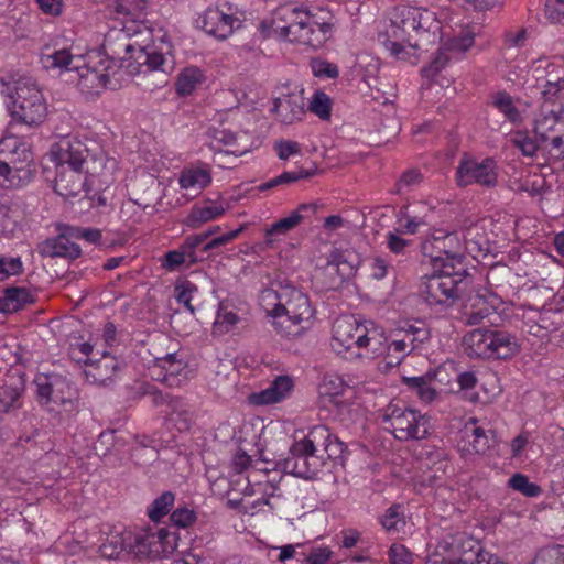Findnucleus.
I'll use <instances>...</instances> for the list:
<instances>
[{
    "label": "nucleus",
    "instance_id": "obj_23",
    "mask_svg": "<svg viewBox=\"0 0 564 564\" xmlns=\"http://www.w3.org/2000/svg\"><path fill=\"white\" fill-rule=\"evenodd\" d=\"M83 62V55L73 54L69 48L46 46L40 55V63L43 68L52 72L74 73L77 65Z\"/></svg>",
    "mask_w": 564,
    "mask_h": 564
},
{
    "label": "nucleus",
    "instance_id": "obj_18",
    "mask_svg": "<svg viewBox=\"0 0 564 564\" xmlns=\"http://www.w3.org/2000/svg\"><path fill=\"white\" fill-rule=\"evenodd\" d=\"M497 164L491 158L477 161L464 155L456 170V181L460 187L471 184L494 187L497 184Z\"/></svg>",
    "mask_w": 564,
    "mask_h": 564
},
{
    "label": "nucleus",
    "instance_id": "obj_49",
    "mask_svg": "<svg viewBox=\"0 0 564 564\" xmlns=\"http://www.w3.org/2000/svg\"><path fill=\"white\" fill-rule=\"evenodd\" d=\"M508 486L514 491L522 494L529 498L539 497L542 492V489L539 485L531 482L529 477L517 473L510 477L508 480Z\"/></svg>",
    "mask_w": 564,
    "mask_h": 564
},
{
    "label": "nucleus",
    "instance_id": "obj_37",
    "mask_svg": "<svg viewBox=\"0 0 564 564\" xmlns=\"http://www.w3.org/2000/svg\"><path fill=\"white\" fill-rule=\"evenodd\" d=\"M86 155L84 156L83 167L85 175L99 176L105 174H112L117 169V161L112 158H107L106 154L100 152L99 154L91 155L89 150L86 148Z\"/></svg>",
    "mask_w": 564,
    "mask_h": 564
},
{
    "label": "nucleus",
    "instance_id": "obj_55",
    "mask_svg": "<svg viewBox=\"0 0 564 564\" xmlns=\"http://www.w3.org/2000/svg\"><path fill=\"white\" fill-rule=\"evenodd\" d=\"M330 98L323 91H316L308 105V109L322 120L330 117Z\"/></svg>",
    "mask_w": 564,
    "mask_h": 564
},
{
    "label": "nucleus",
    "instance_id": "obj_63",
    "mask_svg": "<svg viewBox=\"0 0 564 564\" xmlns=\"http://www.w3.org/2000/svg\"><path fill=\"white\" fill-rule=\"evenodd\" d=\"M530 445V433L527 431L521 432L510 442L511 458L523 460L525 451Z\"/></svg>",
    "mask_w": 564,
    "mask_h": 564
},
{
    "label": "nucleus",
    "instance_id": "obj_3",
    "mask_svg": "<svg viewBox=\"0 0 564 564\" xmlns=\"http://www.w3.org/2000/svg\"><path fill=\"white\" fill-rule=\"evenodd\" d=\"M86 144L79 140H62L53 151L55 158V192L63 197L79 195L88 184L83 161L86 155Z\"/></svg>",
    "mask_w": 564,
    "mask_h": 564
},
{
    "label": "nucleus",
    "instance_id": "obj_53",
    "mask_svg": "<svg viewBox=\"0 0 564 564\" xmlns=\"http://www.w3.org/2000/svg\"><path fill=\"white\" fill-rule=\"evenodd\" d=\"M383 529L389 533H398L404 525L403 514L399 506L390 507L380 519Z\"/></svg>",
    "mask_w": 564,
    "mask_h": 564
},
{
    "label": "nucleus",
    "instance_id": "obj_16",
    "mask_svg": "<svg viewBox=\"0 0 564 564\" xmlns=\"http://www.w3.org/2000/svg\"><path fill=\"white\" fill-rule=\"evenodd\" d=\"M370 321L354 315L337 317L332 327L330 346L335 354L355 360V354Z\"/></svg>",
    "mask_w": 564,
    "mask_h": 564
},
{
    "label": "nucleus",
    "instance_id": "obj_60",
    "mask_svg": "<svg viewBox=\"0 0 564 564\" xmlns=\"http://www.w3.org/2000/svg\"><path fill=\"white\" fill-rule=\"evenodd\" d=\"M512 144L518 148L523 155L533 156L535 155L539 145L535 140L530 138L525 132L518 131L511 137Z\"/></svg>",
    "mask_w": 564,
    "mask_h": 564
},
{
    "label": "nucleus",
    "instance_id": "obj_42",
    "mask_svg": "<svg viewBox=\"0 0 564 564\" xmlns=\"http://www.w3.org/2000/svg\"><path fill=\"white\" fill-rule=\"evenodd\" d=\"M204 80L202 70L196 66L184 68L177 76L176 93L181 96L191 95Z\"/></svg>",
    "mask_w": 564,
    "mask_h": 564
},
{
    "label": "nucleus",
    "instance_id": "obj_62",
    "mask_svg": "<svg viewBox=\"0 0 564 564\" xmlns=\"http://www.w3.org/2000/svg\"><path fill=\"white\" fill-rule=\"evenodd\" d=\"M388 557L390 564H413L412 552L400 543H393L390 546Z\"/></svg>",
    "mask_w": 564,
    "mask_h": 564
},
{
    "label": "nucleus",
    "instance_id": "obj_13",
    "mask_svg": "<svg viewBox=\"0 0 564 564\" xmlns=\"http://www.w3.org/2000/svg\"><path fill=\"white\" fill-rule=\"evenodd\" d=\"M126 52L130 54V62L127 65L130 75L142 76L143 80L150 79L152 76L156 78L153 85L147 82L140 83L147 89L162 87L166 83L169 67L167 59L162 52L154 47L126 45Z\"/></svg>",
    "mask_w": 564,
    "mask_h": 564
},
{
    "label": "nucleus",
    "instance_id": "obj_2",
    "mask_svg": "<svg viewBox=\"0 0 564 564\" xmlns=\"http://www.w3.org/2000/svg\"><path fill=\"white\" fill-rule=\"evenodd\" d=\"M334 17L323 8L284 3L272 13L271 28L281 39L307 48L318 50L334 34Z\"/></svg>",
    "mask_w": 564,
    "mask_h": 564
},
{
    "label": "nucleus",
    "instance_id": "obj_41",
    "mask_svg": "<svg viewBox=\"0 0 564 564\" xmlns=\"http://www.w3.org/2000/svg\"><path fill=\"white\" fill-rule=\"evenodd\" d=\"M239 322V316L234 311L229 310L226 304L220 303L216 318L213 323V335H227L236 328Z\"/></svg>",
    "mask_w": 564,
    "mask_h": 564
},
{
    "label": "nucleus",
    "instance_id": "obj_12",
    "mask_svg": "<svg viewBox=\"0 0 564 564\" xmlns=\"http://www.w3.org/2000/svg\"><path fill=\"white\" fill-rule=\"evenodd\" d=\"M112 74V62L100 52L94 51L83 56V62L76 66L70 79L76 80L82 94L94 97L106 88H115L111 83Z\"/></svg>",
    "mask_w": 564,
    "mask_h": 564
},
{
    "label": "nucleus",
    "instance_id": "obj_34",
    "mask_svg": "<svg viewBox=\"0 0 564 564\" xmlns=\"http://www.w3.org/2000/svg\"><path fill=\"white\" fill-rule=\"evenodd\" d=\"M35 169L11 167L0 162V186L4 188H21L34 177Z\"/></svg>",
    "mask_w": 564,
    "mask_h": 564
},
{
    "label": "nucleus",
    "instance_id": "obj_28",
    "mask_svg": "<svg viewBox=\"0 0 564 564\" xmlns=\"http://www.w3.org/2000/svg\"><path fill=\"white\" fill-rule=\"evenodd\" d=\"M135 533L132 530L111 532L99 546L102 557L115 558L122 553L134 556Z\"/></svg>",
    "mask_w": 564,
    "mask_h": 564
},
{
    "label": "nucleus",
    "instance_id": "obj_14",
    "mask_svg": "<svg viewBox=\"0 0 564 564\" xmlns=\"http://www.w3.org/2000/svg\"><path fill=\"white\" fill-rule=\"evenodd\" d=\"M134 533V557L138 558H167L178 546V534L165 527L141 529Z\"/></svg>",
    "mask_w": 564,
    "mask_h": 564
},
{
    "label": "nucleus",
    "instance_id": "obj_22",
    "mask_svg": "<svg viewBox=\"0 0 564 564\" xmlns=\"http://www.w3.org/2000/svg\"><path fill=\"white\" fill-rule=\"evenodd\" d=\"M35 383L39 397L46 403L53 402L62 406L72 405L76 391L67 381L63 379L51 381L46 377H39Z\"/></svg>",
    "mask_w": 564,
    "mask_h": 564
},
{
    "label": "nucleus",
    "instance_id": "obj_45",
    "mask_svg": "<svg viewBox=\"0 0 564 564\" xmlns=\"http://www.w3.org/2000/svg\"><path fill=\"white\" fill-rule=\"evenodd\" d=\"M175 502V495L172 491H164L155 498L147 509V514L151 521L158 522L171 511Z\"/></svg>",
    "mask_w": 564,
    "mask_h": 564
},
{
    "label": "nucleus",
    "instance_id": "obj_1",
    "mask_svg": "<svg viewBox=\"0 0 564 564\" xmlns=\"http://www.w3.org/2000/svg\"><path fill=\"white\" fill-rule=\"evenodd\" d=\"M438 23L434 13L420 8L401 6L393 9L378 33V42L399 61L415 64L424 39L435 34Z\"/></svg>",
    "mask_w": 564,
    "mask_h": 564
},
{
    "label": "nucleus",
    "instance_id": "obj_44",
    "mask_svg": "<svg viewBox=\"0 0 564 564\" xmlns=\"http://www.w3.org/2000/svg\"><path fill=\"white\" fill-rule=\"evenodd\" d=\"M282 288L283 286L281 284H279V290L265 288L262 290L260 295V304L267 313L274 317V321L279 319L280 314H283V311L280 310V307L284 306L285 299Z\"/></svg>",
    "mask_w": 564,
    "mask_h": 564
},
{
    "label": "nucleus",
    "instance_id": "obj_40",
    "mask_svg": "<svg viewBox=\"0 0 564 564\" xmlns=\"http://www.w3.org/2000/svg\"><path fill=\"white\" fill-rule=\"evenodd\" d=\"M31 301L32 296L26 288H8L0 297V313H14Z\"/></svg>",
    "mask_w": 564,
    "mask_h": 564
},
{
    "label": "nucleus",
    "instance_id": "obj_9",
    "mask_svg": "<svg viewBox=\"0 0 564 564\" xmlns=\"http://www.w3.org/2000/svg\"><path fill=\"white\" fill-rule=\"evenodd\" d=\"M426 564H506L498 558L486 560L476 540L464 532L448 534Z\"/></svg>",
    "mask_w": 564,
    "mask_h": 564
},
{
    "label": "nucleus",
    "instance_id": "obj_64",
    "mask_svg": "<svg viewBox=\"0 0 564 564\" xmlns=\"http://www.w3.org/2000/svg\"><path fill=\"white\" fill-rule=\"evenodd\" d=\"M545 19L551 23H564V0H546L544 6Z\"/></svg>",
    "mask_w": 564,
    "mask_h": 564
},
{
    "label": "nucleus",
    "instance_id": "obj_4",
    "mask_svg": "<svg viewBox=\"0 0 564 564\" xmlns=\"http://www.w3.org/2000/svg\"><path fill=\"white\" fill-rule=\"evenodd\" d=\"M318 392L322 401L332 405L335 417L345 425L358 422L365 409L350 379L337 373L324 376Z\"/></svg>",
    "mask_w": 564,
    "mask_h": 564
},
{
    "label": "nucleus",
    "instance_id": "obj_17",
    "mask_svg": "<svg viewBox=\"0 0 564 564\" xmlns=\"http://www.w3.org/2000/svg\"><path fill=\"white\" fill-rule=\"evenodd\" d=\"M505 303L487 285L469 290L463 299V314L468 325L479 324L494 312L501 310Z\"/></svg>",
    "mask_w": 564,
    "mask_h": 564
},
{
    "label": "nucleus",
    "instance_id": "obj_31",
    "mask_svg": "<svg viewBox=\"0 0 564 564\" xmlns=\"http://www.w3.org/2000/svg\"><path fill=\"white\" fill-rule=\"evenodd\" d=\"M85 376L91 383L104 384L112 378L118 369V361L115 357L102 354V357L96 361L91 359L85 360Z\"/></svg>",
    "mask_w": 564,
    "mask_h": 564
},
{
    "label": "nucleus",
    "instance_id": "obj_6",
    "mask_svg": "<svg viewBox=\"0 0 564 564\" xmlns=\"http://www.w3.org/2000/svg\"><path fill=\"white\" fill-rule=\"evenodd\" d=\"M281 285L285 295L284 306L280 307L283 314L279 315V319L273 321V326L281 336L288 338L301 336L312 326L313 308L308 297L293 284Z\"/></svg>",
    "mask_w": 564,
    "mask_h": 564
},
{
    "label": "nucleus",
    "instance_id": "obj_57",
    "mask_svg": "<svg viewBox=\"0 0 564 564\" xmlns=\"http://www.w3.org/2000/svg\"><path fill=\"white\" fill-rule=\"evenodd\" d=\"M532 564H564V546H551L541 550Z\"/></svg>",
    "mask_w": 564,
    "mask_h": 564
},
{
    "label": "nucleus",
    "instance_id": "obj_15",
    "mask_svg": "<svg viewBox=\"0 0 564 564\" xmlns=\"http://www.w3.org/2000/svg\"><path fill=\"white\" fill-rule=\"evenodd\" d=\"M302 436H295V441L290 447V456L285 459L284 468L290 474L301 477L311 478L316 471L315 459V440L317 436H328V431L324 426H314L307 434L301 433Z\"/></svg>",
    "mask_w": 564,
    "mask_h": 564
},
{
    "label": "nucleus",
    "instance_id": "obj_5",
    "mask_svg": "<svg viewBox=\"0 0 564 564\" xmlns=\"http://www.w3.org/2000/svg\"><path fill=\"white\" fill-rule=\"evenodd\" d=\"M433 243L444 256H426L429 246L423 245L425 257L421 264L423 278L427 280L451 278L452 282H463L466 268L463 263L462 242L457 234L449 232L443 237H435Z\"/></svg>",
    "mask_w": 564,
    "mask_h": 564
},
{
    "label": "nucleus",
    "instance_id": "obj_59",
    "mask_svg": "<svg viewBox=\"0 0 564 564\" xmlns=\"http://www.w3.org/2000/svg\"><path fill=\"white\" fill-rule=\"evenodd\" d=\"M23 271V264L19 257L0 258V282L11 276L19 275Z\"/></svg>",
    "mask_w": 564,
    "mask_h": 564
},
{
    "label": "nucleus",
    "instance_id": "obj_61",
    "mask_svg": "<svg viewBox=\"0 0 564 564\" xmlns=\"http://www.w3.org/2000/svg\"><path fill=\"white\" fill-rule=\"evenodd\" d=\"M312 73L318 78H336L339 75L337 65L324 59L313 58L310 63Z\"/></svg>",
    "mask_w": 564,
    "mask_h": 564
},
{
    "label": "nucleus",
    "instance_id": "obj_20",
    "mask_svg": "<svg viewBox=\"0 0 564 564\" xmlns=\"http://www.w3.org/2000/svg\"><path fill=\"white\" fill-rule=\"evenodd\" d=\"M489 444L490 441L487 432L478 426L475 420L466 422L459 431L457 448L463 456L485 454L489 448Z\"/></svg>",
    "mask_w": 564,
    "mask_h": 564
},
{
    "label": "nucleus",
    "instance_id": "obj_29",
    "mask_svg": "<svg viewBox=\"0 0 564 564\" xmlns=\"http://www.w3.org/2000/svg\"><path fill=\"white\" fill-rule=\"evenodd\" d=\"M204 259V256L186 237L183 243L175 250L165 253L162 265L169 271H177L183 267H189Z\"/></svg>",
    "mask_w": 564,
    "mask_h": 564
},
{
    "label": "nucleus",
    "instance_id": "obj_8",
    "mask_svg": "<svg viewBox=\"0 0 564 564\" xmlns=\"http://www.w3.org/2000/svg\"><path fill=\"white\" fill-rule=\"evenodd\" d=\"M384 430L399 441L424 440L431 432L430 419L420 411L390 403L382 412Z\"/></svg>",
    "mask_w": 564,
    "mask_h": 564
},
{
    "label": "nucleus",
    "instance_id": "obj_24",
    "mask_svg": "<svg viewBox=\"0 0 564 564\" xmlns=\"http://www.w3.org/2000/svg\"><path fill=\"white\" fill-rule=\"evenodd\" d=\"M68 235V227L66 226L57 237L47 238L37 245V252L42 257L46 258H67L77 259L80 253V247L73 242Z\"/></svg>",
    "mask_w": 564,
    "mask_h": 564
},
{
    "label": "nucleus",
    "instance_id": "obj_19",
    "mask_svg": "<svg viewBox=\"0 0 564 564\" xmlns=\"http://www.w3.org/2000/svg\"><path fill=\"white\" fill-rule=\"evenodd\" d=\"M199 26L209 35L219 40L230 36L241 26V20L218 8H208L198 19Z\"/></svg>",
    "mask_w": 564,
    "mask_h": 564
},
{
    "label": "nucleus",
    "instance_id": "obj_32",
    "mask_svg": "<svg viewBox=\"0 0 564 564\" xmlns=\"http://www.w3.org/2000/svg\"><path fill=\"white\" fill-rule=\"evenodd\" d=\"M390 340H402L405 345V357L430 338L429 329L423 325L406 324L390 334Z\"/></svg>",
    "mask_w": 564,
    "mask_h": 564
},
{
    "label": "nucleus",
    "instance_id": "obj_21",
    "mask_svg": "<svg viewBox=\"0 0 564 564\" xmlns=\"http://www.w3.org/2000/svg\"><path fill=\"white\" fill-rule=\"evenodd\" d=\"M294 379L282 375L275 377L268 388L250 395V402L256 405H271L289 399L294 390Z\"/></svg>",
    "mask_w": 564,
    "mask_h": 564
},
{
    "label": "nucleus",
    "instance_id": "obj_39",
    "mask_svg": "<svg viewBox=\"0 0 564 564\" xmlns=\"http://www.w3.org/2000/svg\"><path fill=\"white\" fill-rule=\"evenodd\" d=\"M212 137L214 141L225 144V145H236L237 149L232 151H217L215 152L214 161L220 164V159L228 156L230 154H234L235 158L242 155L247 152V147H240V140L243 139L246 135H241L238 133H235L227 129H214L212 132Z\"/></svg>",
    "mask_w": 564,
    "mask_h": 564
},
{
    "label": "nucleus",
    "instance_id": "obj_35",
    "mask_svg": "<svg viewBox=\"0 0 564 564\" xmlns=\"http://www.w3.org/2000/svg\"><path fill=\"white\" fill-rule=\"evenodd\" d=\"M554 317H556V314L552 312L542 313L535 310H530L525 316L528 332L535 337L543 338L546 333L557 328L558 322H556Z\"/></svg>",
    "mask_w": 564,
    "mask_h": 564
},
{
    "label": "nucleus",
    "instance_id": "obj_38",
    "mask_svg": "<svg viewBox=\"0 0 564 564\" xmlns=\"http://www.w3.org/2000/svg\"><path fill=\"white\" fill-rule=\"evenodd\" d=\"M458 284H429L427 291V302L430 304H443V305H452L456 301H460L463 303L464 296H466L468 292L463 290L464 295L458 296Z\"/></svg>",
    "mask_w": 564,
    "mask_h": 564
},
{
    "label": "nucleus",
    "instance_id": "obj_52",
    "mask_svg": "<svg viewBox=\"0 0 564 564\" xmlns=\"http://www.w3.org/2000/svg\"><path fill=\"white\" fill-rule=\"evenodd\" d=\"M475 35V26L467 25L448 41V48L452 51L465 52L474 45Z\"/></svg>",
    "mask_w": 564,
    "mask_h": 564
},
{
    "label": "nucleus",
    "instance_id": "obj_48",
    "mask_svg": "<svg viewBox=\"0 0 564 564\" xmlns=\"http://www.w3.org/2000/svg\"><path fill=\"white\" fill-rule=\"evenodd\" d=\"M403 382L415 391L422 402L430 403L436 398L435 389L430 386V381L424 377H403Z\"/></svg>",
    "mask_w": 564,
    "mask_h": 564
},
{
    "label": "nucleus",
    "instance_id": "obj_10",
    "mask_svg": "<svg viewBox=\"0 0 564 564\" xmlns=\"http://www.w3.org/2000/svg\"><path fill=\"white\" fill-rule=\"evenodd\" d=\"M404 349L402 340H390L384 329L370 321L355 354V360H373L381 357L387 368H393L405 358Z\"/></svg>",
    "mask_w": 564,
    "mask_h": 564
},
{
    "label": "nucleus",
    "instance_id": "obj_7",
    "mask_svg": "<svg viewBox=\"0 0 564 564\" xmlns=\"http://www.w3.org/2000/svg\"><path fill=\"white\" fill-rule=\"evenodd\" d=\"M463 346L467 355L475 358L508 359L520 351V344L513 335L482 328L467 333Z\"/></svg>",
    "mask_w": 564,
    "mask_h": 564
},
{
    "label": "nucleus",
    "instance_id": "obj_47",
    "mask_svg": "<svg viewBox=\"0 0 564 564\" xmlns=\"http://www.w3.org/2000/svg\"><path fill=\"white\" fill-rule=\"evenodd\" d=\"M302 215L294 210L289 216L275 221L271 227L265 230V243L271 245L273 242L272 237L276 235H285L293 228H295L302 221Z\"/></svg>",
    "mask_w": 564,
    "mask_h": 564
},
{
    "label": "nucleus",
    "instance_id": "obj_25",
    "mask_svg": "<svg viewBox=\"0 0 564 564\" xmlns=\"http://www.w3.org/2000/svg\"><path fill=\"white\" fill-rule=\"evenodd\" d=\"M0 162L11 167L34 169L31 151L15 137L0 140Z\"/></svg>",
    "mask_w": 564,
    "mask_h": 564
},
{
    "label": "nucleus",
    "instance_id": "obj_27",
    "mask_svg": "<svg viewBox=\"0 0 564 564\" xmlns=\"http://www.w3.org/2000/svg\"><path fill=\"white\" fill-rule=\"evenodd\" d=\"M156 405L162 408L169 424L177 431H186L192 424V413L187 404L180 398L160 395L155 399Z\"/></svg>",
    "mask_w": 564,
    "mask_h": 564
},
{
    "label": "nucleus",
    "instance_id": "obj_11",
    "mask_svg": "<svg viewBox=\"0 0 564 564\" xmlns=\"http://www.w3.org/2000/svg\"><path fill=\"white\" fill-rule=\"evenodd\" d=\"M11 98L10 112L17 122L28 127H37L44 121L47 113L46 104L42 93L31 78L17 80Z\"/></svg>",
    "mask_w": 564,
    "mask_h": 564
},
{
    "label": "nucleus",
    "instance_id": "obj_30",
    "mask_svg": "<svg viewBox=\"0 0 564 564\" xmlns=\"http://www.w3.org/2000/svg\"><path fill=\"white\" fill-rule=\"evenodd\" d=\"M243 227L231 230L218 237H215L208 240L212 236L220 230L219 226H213L204 232L187 236L192 243L198 249V251L204 256L208 251L225 246L232 240H235L239 234L242 231Z\"/></svg>",
    "mask_w": 564,
    "mask_h": 564
},
{
    "label": "nucleus",
    "instance_id": "obj_56",
    "mask_svg": "<svg viewBox=\"0 0 564 564\" xmlns=\"http://www.w3.org/2000/svg\"><path fill=\"white\" fill-rule=\"evenodd\" d=\"M174 295L178 303H182L189 312H194L192 301L196 300L199 295L195 284H176Z\"/></svg>",
    "mask_w": 564,
    "mask_h": 564
},
{
    "label": "nucleus",
    "instance_id": "obj_43",
    "mask_svg": "<svg viewBox=\"0 0 564 564\" xmlns=\"http://www.w3.org/2000/svg\"><path fill=\"white\" fill-rule=\"evenodd\" d=\"M225 210L221 205L194 206L187 217V225L196 229L205 223L219 218Z\"/></svg>",
    "mask_w": 564,
    "mask_h": 564
},
{
    "label": "nucleus",
    "instance_id": "obj_26",
    "mask_svg": "<svg viewBox=\"0 0 564 564\" xmlns=\"http://www.w3.org/2000/svg\"><path fill=\"white\" fill-rule=\"evenodd\" d=\"M272 112L284 124L300 121L305 115V99L302 93H292L275 98Z\"/></svg>",
    "mask_w": 564,
    "mask_h": 564
},
{
    "label": "nucleus",
    "instance_id": "obj_33",
    "mask_svg": "<svg viewBox=\"0 0 564 564\" xmlns=\"http://www.w3.org/2000/svg\"><path fill=\"white\" fill-rule=\"evenodd\" d=\"M212 183V174L207 167L189 166L181 171L178 184L183 189L199 193Z\"/></svg>",
    "mask_w": 564,
    "mask_h": 564
},
{
    "label": "nucleus",
    "instance_id": "obj_36",
    "mask_svg": "<svg viewBox=\"0 0 564 564\" xmlns=\"http://www.w3.org/2000/svg\"><path fill=\"white\" fill-rule=\"evenodd\" d=\"M560 117L556 112V109L549 108V106L543 105L541 107L540 113L534 119V133L535 137L541 142H547L551 133L554 132L557 124H560Z\"/></svg>",
    "mask_w": 564,
    "mask_h": 564
},
{
    "label": "nucleus",
    "instance_id": "obj_54",
    "mask_svg": "<svg viewBox=\"0 0 564 564\" xmlns=\"http://www.w3.org/2000/svg\"><path fill=\"white\" fill-rule=\"evenodd\" d=\"M541 96L544 99V104L553 102L561 99L564 96V78H547L542 86Z\"/></svg>",
    "mask_w": 564,
    "mask_h": 564
},
{
    "label": "nucleus",
    "instance_id": "obj_50",
    "mask_svg": "<svg viewBox=\"0 0 564 564\" xmlns=\"http://www.w3.org/2000/svg\"><path fill=\"white\" fill-rule=\"evenodd\" d=\"M170 520L174 527L187 529L197 521V512L187 505H180L172 511Z\"/></svg>",
    "mask_w": 564,
    "mask_h": 564
},
{
    "label": "nucleus",
    "instance_id": "obj_46",
    "mask_svg": "<svg viewBox=\"0 0 564 564\" xmlns=\"http://www.w3.org/2000/svg\"><path fill=\"white\" fill-rule=\"evenodd\" d=\"M492 105L501 112L505 118L512 122L519 123L522 120L520 111L514 106L512 97L506 91H499L492 97Z\"/></svg>",
    "mask_w": 564,
    "mask_h": 564
},
{
    "label": "nucleus",
    "instance_id": "obj_58",
    "mask_svg": "<svg viewBox=\"0 0 564 564\" xmlns=\"http://www.w3.org/2000/svg\"><path fill=\"white\" fill-rule=\"evenodd\" d=\"M21 392L18 388L11 386L0 387V411H9L20 406Z\"/></svg>",
    "mask_w": 564,
    "mask_h": 564
},
{
    "label": "nucleus",
    "instance_id": "obj_51",
    "mask_svg": "<svg viewBox=\"0 0 564 564\" xmlns=\"http://www.w3.org/2000/svg\"><path fill=\"white\" fill-rule=\"evenodd\" d=\"M310 176H312V173L304 169H301L299 171L283 172L281 175H279L265 183H262L259 186V189L268 191V189H271L279 185L290 184V183L296 182L299 180L308 178Z\"/></svg>",
    "mask_w": 564,
    "mask_h": 564
}]
</instances>
